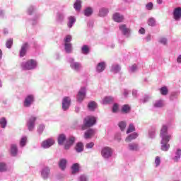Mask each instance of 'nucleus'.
<instances>
[{"label": "nucleus", "mask_w": 181, "mask_h": 181, "mask_svg": "<svg viewBox=\"0 0 181 181\" xmlns=\"http://www.w3.org/2000/svg\"><path fill=\"white\" fill-rule=\"evenodd\" d=\"M146 11H152V9H153V3L149 2L146 4Z\"/></svg>", "instance_id": "nucleus-51"}, {"label": "nucleus", "mask_w": 181, "mask_h": 181, "mask_svg": "<svg viewBox=\"0 0 181 181\" xmlns=\"http://www.w3.org/2000/svg\"><path fill=\"white\" fill-rule=\"evenodd\" d=\"M93 8L91 7H87L83 11V13L85 16H87V17L91 16L93 15Z\"/></svg>", "instance_id": "nucleus-34"}, {"label": "nucleus", "mask_w": 181, "mask_h": 181, "mask_svg": "<svg viewBox=\"0 0 181 181\" xmlns=\"http://www.w3.org/2000/svg\"><path fill=\"white\" fill-rule=\"evenodd\" d=\"M149 100H151V96L145 95L144 98L140 100V103H143V104H145L146 103H148Z\"/></svg>", "instance_id": "nucleus-47"}, {"label": "nucleus", "mask_w": 181, "mask_h": 181, "mask_svg": "<svg viewBox=\"0 0 181 181\" xmlns=\"http://www.w3.org/2000/svg\"><path fill=\"white\" fill-rule=\"evenodd\" d=\"M64 50L66 53L70 54L73 52V45L71 43L64 44Z\"/></svg>", "instance_id": "nucleus-25"}, {"label": "nucleus", "mask_w": 181, "mask_h": 181, "mask_svg": "<svg viewBox=\"0 0 181 181\" xmlns=\"http://www.w3.org/2000/svg\"><path fill=\"white\" fill-rule=\"evenodd\" d=\"M35 12V7L33 6H30L28 9V14L32 15Z\"/></svg>", "instance_id": "nucleus-55"}, {"label": "nucleus", "mask_w": 181, "mask_h": 181, "mask_svg": "<svg viewBox=\"0 0 181 181\" xmlns=\"http://www.w3.org/2000/svg\"><path fill=\"white\" fill-rule=\"evenodd\" d=\"M86 149H91L92 148H94V142L86 144Z\"/></svg>", "instance_id": "nucleus-58"}, {"label": "nucleus", "mask_w": 181, "mask_h": 181, "mask_svg": "<svg viewBox=\"0 0 181 181\" xmlns=\"http://www.w3.org/2000/svg\"><path fill=\"white\" fill-rule=\"evenodd\" d=\"M72 40H73V37H71V35H68L64 39V43H70V42H71Z\"/></svg>", "instance_id": "nucleus-52"}, {"label": "nucleus", "mask_w": 181, "mask_h": 181, "mask_svg": "<svg viewBox=\"0 0 181 181\" xmlns=\"http://www.w3.org/2000/svg\"><path fill=\"white\" fill-rule=\"evenodd\" d=\"M134 131H135V126L134 125V124L130 123L127 131V134H131V132H134Z\"/></svg>", "instance_id": "nucleus-46"}, {"label": "nucleus", "mask_w": 181, "mask_h": 181, "mask_svg": "<svg viewBox=\"0 0 181 181\" xmlns=\"http://www.w3.org/2000/svg\"><path fill=\"white\" fill-rule=\"evenodd\" d=\"M81 53L82 54H88V53H90V47H88V45H85L81 47Z\"/></svg>", "instance_id": "nucleus-36"}, {"label": "nucleus", "mask_w": 181, "mask_h": 181, "mask_svg": "<svg viewBox=\"0 0 181 181\" xmlns=\"http://www.w3.org/2000/svg\"><path fill=\"white\" fill-rule=\"evenodd\" d=\"M66 165H67L66 159L62 158L59 160V166L62 170H64L66 169Z\"/></svg>", "instance_id": "nucleus-33"}, {"label": "nucleus", "mask_w": 181, "mask_h": 181, "mask_svg": "<svg viewBox=\"0 0 181 181\" xmlns=\"http://www.w3.org/2000/svg\"><path fill=\"white\" fill-rule=\"evenodd\" d=\"M177 62L181 63V54H180L177 58Z\"/></svg>", "instance_id": "nucleus-63"}, {"label": "nucleus", "mask_w": 181, "mask_h": 181, "mask_svg": "<svg viewBox=\"0 0 181 181\" xmlns=\"http://www.w3.org/2000/svg\"><path fill=\"white\" fill-rule=\"evenodd\" d=\"M147 23L148 26H155V25H156V21L155 20L154 18L151 17L148 18Z\"/></svg>", "instance_id": "nucleus-41"}, {"label": "nucleus", "mask_w": 181, "mask_h": 181, "mask_svg": "<svg viewBox=\"0 0 181 181\" xmlns=\"http://www.w3.org/2000/svg\"><path fill=\"white\" fill-rule=\"evenodd\" d=\"M128 148L129 151H131L132 152H139V151L141 149V147L138 143L134 142L129 144Z\"/></svg>", "instance_id": "nucleus-13"}, {"label": "nucleus", "mask_w": 181, "mask_h": 181, "mask_svg": "<svg viewBox=\"0 0 181 181\" xmlns=\"http://www.w3.org/2000/svg\"><path fill=\"white\" fill-rule=\"evenodd\" d=\"M148 136L151 139H153L156 136V127H152L148 131Z\"/></svg>", "instance_id": "nucleus-22"}, {"label": "nucleus", "mask_w": 181, "mask_h": 181, "mask_svg": "<svg viewBox=\"0 0 181 181\" xmlns=\"http://www.w3.org/2000/svg\"><path fill=\"white\" fill-rule=\"evenodd\" d=\"M76 142V137L74 136H70L67 140L66 143H68L69 145H73Z\"/></svg>", "instance_id": "nucleus-50"}, {"label": "nucleus", "mask_w": 181, "mask_h": 181, "mask_svg": "<svg viewBox=\"0 0 181 181\" xmlns=\"http://www.w3.org/2000/svg\"><path fill=\"white\" fill-rule=\"evenodd\" d=\"M67 137L64 134H61L58 136V145H63Z\"/></svg>", "instance_id": "nucleus-24"}, {"label": "nucleus", "mask_w": 181, "mask_h": 181, "mask_svg": "<svg viewBox=\"0 0 181 181\" xmlns=\"http://www.w3.org/2000/svg\"><path fill=\"white\" fill-rule=\"evenodd\" d=\"M44 131H45V124H40L37 129L38 134H40V135H42Z\"/></svg>", "instance_id": "nucleus-53"}, {"label": "nucleus", "mask_w": 181, "mask_h": 181, "mask_svg": "<svg viewBox=\"0 0 181 181\" xmlns=\"http://www.w3.org/2000/svg\"><path fill=\"white\" fill-rule=\"evenodd\" d=\"M108 8H101L99 10V16H101L102 18H104L106 15H108Z\"/></svg>", "instance_id": "nucleus-35"}, {"label": "nucleus", "mask_w": 181, "mask_h": 181, "mask_svg": "<svg viewBox=\"0 0 181 181\" xmlns=\"http://www.w3.org/2000/svg\"><path fill=\"white\" fill-rule=\"evenodd\" d=\"M40 175L42 179L47 180L50 177V168L49 166L43 167L40 170Z\"/></svg>", "instance_id": "nucleus-8"}, {"label": "nucleus", "mask_w": 181, "mask_h": 181, "mask_svg": "<svg viewBox=\"0 0 181 181\" xmlns=\"http://www.w3.org/2000/svg\"><path fill=\"white\" fill-rule=\"evenodd\" d=\"M74 8L76 11L81 9V0H76L74 4Z\"/></svg>", "instance_id": "nucleus-37"}, {"label": "nucleus", "mask_w": 181, "mask_h": 181, "mask_svg": "<svg viewBox=\"0 0 181 181\" xmlns=\"http://www.w3.org/2000/svg\"><path fill=\"white\" fill-rule=\"evenodd\" d=\"M120 71H121V66H119V64L112 65V68L110 69V71H112V73L117 74V73H119Z\"/></svg>", "instance_id": "nucleus-26"}, {"label": "nucleus", "mask_w": 181, "mask_h": 181, "mask_svg": "<svg viewBox=\"0 0 181 181\" xmlns=\"http://www.w3.org/2000/svg\"><path fill=\"white\" fill-rule=\"evenodd\" d=\"M75 149L78 153H80L81 152H83V151H84V145L81 141L78 142L76 144Z\"/></svg>", "instance_id": "nucleus-28"}, {"label": "nucleus", "mask_w": 181, "mask_h": 181, "mask_svg": "<svg viewBox=\"0 0 181 181\" xmlns=\"http://www.w3.org/2000/svg\"><path fill=\"white\" fill-rule=\"evenodd\" d=\"M80 172V165L77 163H74L71 166V174L76 175Z\"/></svg>", "instance_id": "nucleus-18"}, {"label": "nucleus", "mask_w": 181, "mask_h": 181, "mask_svg": "<svg viewBox=\"0 0 181 181\" xmlns=\"http://www.w3.org/2000/svg\"><path fill=\"white\" fill-rule=\"evenodd\" d=\"M35 103V95L30 94L28 95L27 97L25 98L24 102H23V107L25 108L30 107L33 104Z\"/></svg>", "instance_id": "nucleus-5"}, {"label": "nucleus", "mask_w": 181, "mask_h": 181, "mask_svg": "<svg viewBox=\"0 0 181 181\" xmlns=\"http://www.w3.org/2000/svg\"><path fill=\"white\" fill-rule=\"evenodd\" d=\"M23 70H35L37 67V62L35 59H29L25 62L21 63Z\"/></svg>", "instance_id": "nucleus-3"}, {"label": "nucleus", "mask_w": 181, "mask_h": 181, "mask_svg": "<svg viewBox=\"0 0 181 181\" xmlns=\"http://www.w3.org/2000/svg\"><path fill=\"white\" fill-rule=\"evenodd\" d=\"M121 112L122 114H129L131 112V106H129V105H123Z\"/></svg>", "instance_id": "nucleus-29"}, {"label": "nucleus", "mask_w": 181, "mask_h": 181, "mask_svg": "<svg viewBox=\"0 0 181 181\" xmlns=\"http://www.w3.org/2000/svg\"><path fill=\"white\" fill-rule=\"evenodd\" d=\"M160 135L161 138V151H163L164 152H168V151H169V148H170V144H168L170 141V138H172V136L168 134L167 125H163L160 129Z\"/></svg>", "instance_id": "nucleus-1"}, {"label": "nucleus", "mask_w": 181, "mask_h": 181, "mask_svg": "<svg viewBox=\"0 0 181 181\" xmlns=\"http://www.w3.org/2000/svg\"><path fill=\"white\" fill-rule=\"evenodd\" d=\"M86 88L85 87L81 88L76 96V98L78 103H81L84 100V98H86Z\"/></svg>", "instance_id": "nucleus-11"}, {"label": "nucleus", "mask_w": 181, "mask_h": 181, "mask_svg": "<svg viewBox=\"0 0 181 181\" xmlns=\"http://www.w3.org/2000/svg\"><path fill=\"white\" fill-rule=\"evenodd\" d=\"M52 145H54V140L52 139H48L42 143V147L45 149L50 148V146H52Z\"/></svg>", "instance_id": "nucleus-14"}, {"label": "nucleus", "mask_w": 181, "mask_h": 181, "mask_svg": "<svg viewBox=\"0 0 181 181\" xmlns=\"http://www.w3.org/2000/svg\"><path fill=\"white\" fill-rule=\"evenodd\" d=\"M160 43H161V45H167L168 44V38H160L159 40Z\"/></svg>", "instance_id": "nucleus-57"}, {"label": "nucleus", "mask_w": 181, "mask_h": 181, "mask_svg": "<svg viewBox=\"0 0 181 181\" xmlns=\"http://www.w3.org/2000/svg\"><path fill=\"white\" fill-rule=\"evenodd\" d=\"M39 18H40V15L35 14L34 18L31 20L32 25H36L37 22L39 21Z\"/></svg>", "instance_id": "nucleus-45"}, {"label": "nucleus", "mask_w": 181, "mask_h": 181, "mask_svg": "<svg viewBox=\"0 0 181 181\" xmlns=\"http://www.w3.org/2000/svg\"><path fill=\"white\" fill-rule=\"evenodd\" d=\"M67 62L69 64V66L74 71H76V73H78L81 69H83V65H81V63L76 62V59L72 57L67 58Z\"/></svg>", "instance_id": "nucleus-2"}, {"label": "nucleus", "mask_w": 181, "mask_h": 181, "mask_svg": "<svg viewBox=\"0 0 181 181\" xmlns=\"http://www.w3.org/2000/svg\"><path fill=\"white\" fill-rule=\"evenodd\" d=\"M119 29L123 35V36H125V37H129L131 36V29L127 27V25L122 24L119 26Z\"/></svg>", "instance_id": "nucleus-9"}, {"label": "nucleus", "mask_w": 181, "mask_h": 181, "mask_svg": "<svg viewBox=\"0 0 181 181\" xmlns=\"http://www.w3.org/2000/svg\"><path fill=\"white\" fill-rule=\"evenodd\" d=\"M78 181H88V177L86 175H81L78 177Z\"/></svg>", "instance_id": "nucleus-54"}, {"label": "nucleus", "mask_w": 181, "mask_h": 181, "mask_svg": "<svg viewBox=\"0 0 181 181\" xmlns=\"http://www.w3.org/2000/svg\"><path fill=\"white\" fill-rule=\"evenodd\" d=\"M155 163H156V168H158V166H159V165H160V157L157 156L155 159Z\"/></svg>", "instance_id": "nucleus-56"}, {"label": "nucleus", "mask_w": 181, "mask_h": 181, "mask_svg": "<svg viewBox=\"0 0 181 181\" xmlns=\"http://www.w3.org/2000/svg\"><path fill=\"white\" fill-rule=\"evenodd\" d=\"M0 125L1 128L5 129L6 128V125H8V122L5 117H2L0 119Z\"/></svg>", "instance_id": "nucleus-40"}, {"label": "nucleus", "mask_w": 181, "mask_h": 181, "mask_svg": "<svg viewBox=\"0 0 181 181\" xmlns=\"http://www.w3.org/2000/svg\"><path fill=\"white\" fill-rule=\"evenodd\" d=\"M138 70V66L136 64H133L132 66H129V73H135Z\"/></svg>", "instance_id": "nucleus-49"}, {"label": "nucleus", "mask_w": 181, "mask_h": 181, "mask_svg": "<svg viewBox=\"0 0 181 181\" xmlns=\"http://www.w3.org/2000/svg\"><path fill=\"white\" fill-rule=\"evenodd\" d=\"M181 158V149L178 148L177 149L175 156L173 158V160L174 162H179Z\"/></svg>", "instance_id": "nucleus-23"}, {"label": "nucleus", "mask_w": 181, "mask_h": 181, "mask_svg": "<svg viewBox=\"0 0 181 181\" xmlns=\"http://www.w3.org/2000/svg\"><path fill=\"white\" fill-rule=\"evenodd\" d=\"M12 45H13V39L10 38L6 42V47L7 49H11L12 47Z\"/></svg>", "instance_id": "nucleus-44"}, {"label": "nucleus", "mask_w": 181, "mask_h": 181, "mask_svg": "<svg viewBox=\"0 0 181 181\" xmlns=\"http://www.w3.org/2000/svg\"><path fill=\"white\" fill-rule=\"evenodd\" d=\"M71 146V144H69V143L66 142L64 146V149H66V150L70 149Z\"/></svg>", "instance_id": "nucleus-61"}, {"label": "nucleus", "mask_w": 181, "mask_h": 181, "mask_svg": "<svg viewBox=\"0 0 181 181\" xmlns=\"http://www.w3.org/2000/svg\"><path fill=\"white\" fill-rule=\"evenodd\" d=\"M153 105L155 108H160L163 107V100H159L154 102Z\"/></svg>", "instance_id": "nucleus-38"}, {"label": "nucleus", "mask_w": 181, "mask_h": 181, "mask_svg": "<svg viewBox=\"0 0 181 181\" xmlns=\"http://www.w3.org/2000/svg\"><path fill=\"white\" fill-rule=\"evenodd\" d=\"M114 103V98L112 96H106L103 99V104H111Z\"/></svg>", "instance_id": "nucleus-30"}, {"label": "nucleus", "mask_w": 181, "mask_h": 181, "mask_svg": "<svg viewBox=\"0 0 181 181\" xmlns=\"http://www.w3.org/2000/svg\"><path fill=\"white\" fill-rule=\"evenodd\" d=\"M94 135H95V129H89L85 132L83 138L85 139H90V138H91V136H94Z\"/></svg>", "instance_id": "nucleus-16"}, {"label": "nucleus", "mask_w": 181, "mask_h": 181, "mask_svg": "<svg viewBox=\"0 0 181 181\" xmlns=\"http://www.w3.org/2000/svg\"><path fill=\"white\" fill-rule=\"evenodd\" d=\"M28 49H29V43L25 42L23 44L20 50V57H24V56H25Z\"/></svg>", "instance_id": "nucleus-15"}, {"label": "nucleus", "mask_w": 181, "mask_h": 181, "mask_svg": "<svg viewBox=\"0 0 181 181\" xmlns=\"http://www.w3.org/2000/svg\"><path fill=\"white\" fill-rule=\"evenodd\" d=\"M139 33L141 35H145V28H141L139 30Z\"/></svg>", "instance_id": "nucleus-62"}, {"label": "nucleus", "mask_w": 181, "mask_h": 181, "mask_svg": "<svg viewBox=\"0 0 181 181\" xmlns=\"http://www.w3.org/2000/svg\"><path fill=\"white\" fill-rule=\"evenodd\" d=\"M160 94L162 95H168V88H166V86H163V87L160 88Z\"/></svg>", "instance_id": "nucleus-48"}, {"label": "nucleus", "mask_w": 181, "mask_h": 181, "mask_svg": "<svg viewBox=\"0 0 181 181\" xmlns=\"http://www.w3.org/2000/svg\"><path fill=\"white\" fill-rule=\"evenodd\" d=\"M112 148L105 146L101 150V155L104 159H110L112 156Z\"/></svg>", "instance_id": "nucleus-6"}, {"label": "nucleus", "mask_w": 181, "mask_h": 181, "mask_svg": "<svg viewBox=\"0 0 181 181\" xmlns=\"http://www.w3.org/2000/svg\"><path fill=\"white\" fill-rule=\"evenodd\" d=\"M138 133L134 132L132 134H129L127 138H126V142H131V141H134V139H136L138 138Z\"/></svg>", "instance_id": "nucleus-27"}, {"label": "nucleus", "mask_w": 181, "mask_h": 181, "mask_svg": "<svg viewBox=\"0 0 181 181\" xmlns=\"http://www.w3.org/2000/svg\"><path fill=\"white\" fill-rule=\"evenodd\" d=\"M129 94V90H127V89H124V93H123V95L124 97H128V95Z\"/></svg>", "instance_id": "nucleus-60"}, {"label": "nucleus", "mask_w": 181, "mask_h": 181, "mask_svg": "<svg viewBox=\"0 0 181 181\" xmlns=\"http://www.w3.org/2000/svg\"><path fill=\"white\" fill-rule=\"evenodd\" d=\"M75 23H76V17L74 16L68 17L67 26L69 29H71V28H73V25H74Z\"/></svg>", "instance_id": "nucleus-21"}, {"label": "nucleus", "mask_w": 181, "mask_h": 181, "mask_svg": "<svg viewBox=\"0 0 181 181\" xmlns=\"http://www.w3.org/2000/svg\"><path fill=\"white\" fill-rule=\"evenodd\" d=\"M113 20L115 22H122L124 21V16L119 14V13H115L113 14Z\"/></svg>", "instance_id": "nucleus-19"}, {"label": "nucleus", "mask_w": 181, "mask_h": 181, "mask_svg": "<svg viewBox=\"0 0 181 181\" xmlns=\"http://www.w3.org/2000/svg\"><path fill=\"white\" fill-rule=\"evenodd\" d=\"M112 112H114V113L117 112V111H118V104L115 103V104L113 105V107H112Z\"/></svg>", "instance_id": "nucleus-59"}, {"label": "nucleus", "mask_w": 181, "mask_h": 181, "mask_svg": "<svg viewBox=\"0 0 181 181\" xmlns=\"http://www.w3.org/2000/svg\"><path fill=\"white\" fill-rule=\"evenodd\" d=\"M97 103L95 101H90L88 103V109L89 111H95L97 110Z\"/></svg>", "instance_id": "nucleus-20"}, {"label": "nucleus", "mask_w": 181, "mask_h": 181, "mask_svg": "<svg viewBox=\"0 0 181 181\" xmlns=\"http://www.w3.org/2000/svg\"><path fill=\"white\" fill-rule=\"evenodd\" d=\"M97 123V119L94 116H87L83 119V126L90 128Z\"/></svg>", "instance_id": "nucleus-4"}, {"label": "nucleus", "mask_w": 181, "mask_h": 181, "mask_svg": "<svg viewBox=\"0 0 181 181\" xmlns=\"http://www.w3.org/2000/svg\"><path fill=\"white\" fill-rule=\"evenodd\" d=\"M118 127L120 128L121 131H124L127 128V122L122 121L118 124Z\"/></svg>", "instance_id": "nucleus-43"}, {"label": "nucleus", "mask_w": 181, "mask_h": 181, "mask_svg": "<svg viewBox=\"0 0 181 181\" xmlns=\"http://www.w3.org/2000/svg\"><path fill=\"white\" fill-rule=\"evenodd\" d=\"M145 40L147 41V42H150L151 40V35H148L146 37Z\"/></svg>", "instance_id": "nucleus-64"}, {"label": "nucleus", "mask_w": 181, "mask_h": 181, "mask_svg": "<svg viewBox=\"0 0 181 181\" xmlns=\"http://www.w3.org/2000/svg\"><path fill=\"white\" fill-rule=\"evenodd\" d=\"M8 170V167L5 163H0V172L4 173Z\"/></svg>", "instance_id": "nucleus-42"}, {"label": "nucleus", "mask_w": 181, "mask_h": 181, "mask_svg": "<svg viewBox=\"0 0 181 181\" xmlns=\"http://www.w3.org/2000/svg\"><path fill=\"white\" fill-rule=\"evenodd\" d=\"M11 154L13 156H16V155H18V146H16V144H11Z\"/></svg>", "instance_id": "nucleus-31"}, {"label": "nucleus", "mask_w": 181, "mask_h": 181, "mask_svg": "<svg viewBox=\"0 0 181 181\" xmlns=\"http://www.w3.org/2000/svg\"><path fill=\"white\" fill-rule=\"evenodd\" d=\"M105 67H107V64L105 62H99L96 66L97 73H103L105 70Z\"/></svg>", "instance_id": "nucleus-17"}, {"label": "nucleus", "mask_w": 181, "mask_h": 181, "mask_svg": "<svg viewBox=\"0 0 181 181\" xmlns=\"http://www.w3.org/2000/svg\"><path fill=\"white\" fill-rule=\"evenodd\" d=\"M36 119H37V117L35 116H31L28 120L26 126L28 127V131L32 132L33 129H35V127L36 125Z\"/></svg>", "instance_id": "nucleus-7"}, {"label": "nucleus", "mask_w": 181, "mask_h": 181, "mask_svg": "<svg viewBox=\"0 0 181 181\" xmlns=\"http://www.w3.org/2000/svg\"><path fill=\"white\" fill-rule=\"evenodd\" d=\"M71 104V99L69 96H66L62 99V110L63 111H67L70 108Z\"/></svg>", "instance_id": "nucleus-10"}, {"label": "nucleus", "mask_w": 181, "mask_h": 181, "mask_svg": "<svg viewBox=\"0 0 181 181\" xmlns=\"http://www.w3.org/2000/svg\"><path fill=\"white\" fill-rule=\"evenodd\" d=\"M26 142H28V137H26V136H24L21 138L20 141V146L21 148H23V146H26Z\"/></svg>", "instance_id": "nucleus-39"}, {"label": "nucleus", "mask_w": 181, "mask_h": 181, "mask_svg": "<svg viewBox=\"0 0 181 181\" xmlns=\"http://www.w3.org/2000/svg\"><path fill=\"white\" fill-rule=\"evenodd\" d=\"M56 21L57 22H59V23H62V22L64 21V13L58 12L57 13Z\"/></svg>", "instance_id": "nucleus-32"}, {"label": "nucleus", "mask_w": 181, "mask_h": 181, "mask_svg": "<svg viewBox=\"0 0 181 181\" xmlns=\"http://www.w3.org/2000/svg\"><path fill=\"white\" fill-rule=\"evenodd\" d=\"M173 16L175 21H180L181 19V7L175 8L173 11Z\"/></svg>", "instance_id": "nucleus-12"}]
</instances>
